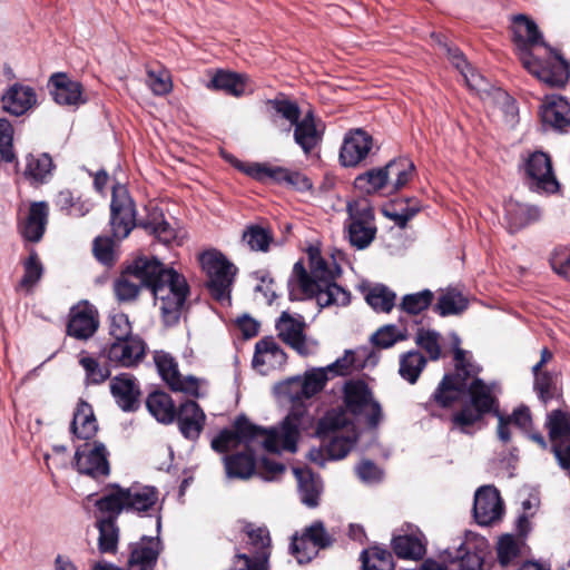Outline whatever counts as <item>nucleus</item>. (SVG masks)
<instances>
[{"instance_id": "obj_64", "label": "nucleus", "mask_w": 570, "mask_h": 570, "mask_svg": "<svg viewBox=\"0 0 570 570\" xmlns=\"http://www.w3.org/2000/svg\"><path fill=\"white\" fill-rule=\"evenodd\" d=\"M269 553L263 552L259 556L239 553L236 556V570H268Z\"/></svg>"}, {"instance_id": "obj_38", "label": "nucleus", "mask_w": 570, "mask_h": 570, "mask_svg": "<svg viewBox=\"0 0 570 570\" xmlns=\"http://www.w3.org/2000/svg\"><path fill=\"white\" fill-rule=\"evenodd\" d=\"M293 471L302 502L309 508L317 507L322 490L320 480L308 469L295 468Z\"/></svg>"}, {"instance_id": "obj_50", "label": "nucleus", "mask_w": 570, "mask_h": 570, "mask_svg": "<svg viewBox=\"0 0 570 570\" xmlns=\"http://www.w3.org/2000/svg\"><path fill=\"white\" fill-rule=\"evenodd\" d=\"M534 390L539 399L547 404L550 400L559 396L558 376L549 372H533Z\"/></svg>"}, {"instance_id": "obj_43", "label": "nucleus", "mask_w": 570, "mask_h": 570, "mask_svg": "<svg viewBox=\"0 0 570 570\" xmlns=\"http://www.w3.org/2000/svg\"><path fill=\"white\" fill-rule=\"evenodd\" d=\"M53 161L48 154L29 155L24 175L35 183H45L52 175Z\"/></svg>"}, {"instance_id": "obj_1", "label": "nucleus", "mask_w": 570, "mask_h": 570, "mask_svg": "<svg viewBox=\"0 0 570 570\" xmlns=\"http://www.w3.org/2000/svg\"><path fill=\"white\" fill-rule=\"evenodd\" d=\"M309 422L302 406H293L279 426L268 430L261 429L246 420H238L235 430H224L212 441V448L223 453L244 446V452L226 455L224 463L228 478L245 480L256 472L254 451L263 449L271 453L296 452L299 432L306 429Z\"/></svg>"}, {"instance_id": "obj_52", "label": "nucleus", "mask_w": 570, "mask_h": 570, "mask_svg": "<svg viewBox=\"0 0 570 570\" xmlns=\"http://www.w3.org/2000/svg\"><path fill=\"white\" fill-rule=\"evenodd\" d=\"M97 527L99 529L98 544L100 552H115L117 549L119 535L116 521L111 519H98Z\"/></svg>"}, {"instance_id": "obj_42", "label": "nucleus", "mask_w": 570, "mask_h": 570, "mask_svg": "<svg viewBox=\"0 0 570 570\" xmlns=\"http://www.w3.org/2000/svg\"><path fill=\"white\" fill-rule=\"evenodd\" d=\"M55 205L65 214L73 217H83L91 209L89 199L76 196L71 190H60L55 199Z\"/></svg>"}, {"instance_id": "obj_9", "label": "nucleus", "mask_w": 570, "mask_h": 570, "mask_svg": "<svg viewBox=\"0 0 570 570\" xmlns=\"http://www.w3.org/2000/svg\"><path fill=\"white\" fill-rule=\"evenodd\" d=\"M158 271V261L138 258L114 282V293L121 303L135 301L142 287H150L151 277Z\"/></svg>"}, {"instance_id": "obj_37", "label": "nucleus", "mask_w": 570, "mask_h": 570, "mask_svg": "<svg viewBox=\"0 0 570 570\" xmlns=\"http://www.w3.org/2000/svg\"><path fill=\"white\" fill-rule=\"evenodd\" d=\"M127 512L142 513L153 510L158 502V491L154 487H131L125 489Z\"/></svg>"}, {"instance_id": "obj_51", "label": "nucleus", "mask_w": 570, "mask_h": 570, "mask_svg": "<svg viewBox=\"0 0 570 570\" xmlns=\"http://www.w3.org/2000/svg\"><path fill=\"white\" fill-rule=\"evenodd\" d=\"M396 295L384 285L372 287L366 294V302L376 312L389 313L395 305Z\"/></svg>"}, {"instance_id": "obj_48", "label": "nucleus", "mask_w": 570, "mask_h": 570, "mask_svg": "<svg viewBox=\"0 0 570 570\" xmlns=\"http://www.w3.org/2000/svg\"><path fill=\"white\" fill-rule=\"evenodd\" d=\"M426 365L425 357L417 351H409L400 356L399 374L410 384H414Z\"/></svg>"}, {"instance_id": "obj_25", "label": "nucleus", "mask_w": 570, "mask_h": 570, "mask_svg": "<svg viewBox=\"0 0 570 570\" xmlns=\"http://www.w3.org/2000/svg\"><path fill=\"white\" fill-rule=\"evenodd\" d=\"M161 547L158 538L142 537L131 546L127 570H151L157 562Z\"/></svg>"}, {"instance_id": "obj_22", "label": "nucleus", "mask_w": 570, "mask_h": 570, "mask_svg": "<svg viewBox=\"0 0 570 570\" xmlns=\"http://www.w3.org/2000/svg\"><path fill=\"white\" fill-rule=\"evenodd\" d=\"M541 119L546 126L559 132L570 128V104L559 95L546 96L541 106Z\"/></svg>"}, {"instance_id": "obj_58", "label": "nucleus", "mask_w": 570, "mask_h": 570, "mask_svg": "<svg viewBox=\"0 0 570 570\" xmlns=\"http://www.w3.org/2000/svg\"><path fill=\"white\" fill-rule=\"evenodd\" d=\"M497 552L500 564L507 567L519 556L520 541L512 534H504L498 541Z\"/></svg>"}, {"instance_id": "obj_33", "label": "nucleus", "mask_w": 570, "mask_h": 570, "mask_svg": "<svg viewBox=\"0 0 570 570\" xmlns=\"http://www.w3.org/2000/svg\"><path fill=\"white\" fill-rule=\"evenodd\" d=\"M546 426L552 442V451L557 456V446L570 445V415L561 410H554L548 414Z\"/></svg>"}, {"instance_id": "obj_44", "label": "nucleus", "mask_w": 570, "mask_h": 570, "mask_svg": "<svg viewBox=\"0 0 570 570\" xmlns=\"http://www.w3.org/2000/svg\"><path fill=\"white\" fill-rule=\"evenodd\" d=\"M395 554L402 559H421L425 553V544L419 535H397L392 541Z\"/></svg>"}, {"instance_id": "obj_59", "label": "nucleus", "mask_w": 570, "mask_h": 570, "mask_svg": "<svg viewBox=\"0 0 570 570\" xmlns=\"http://www.w3.org/2000/svg\"><path fill=\"white\" fill-rule=\"evenodd\" d=\"M361 560L363 570H392L391 554L385 550H364Z\"/></svg>"}, {"instance_id": "obj_26", "label": "nucleus", "mask_w": 570, "mask_h": 570, "mask_svg": "<svg viewBox=\"0 0 570 570\" xmlns=\"http://www.w3.org/2000/svg\"><path fill=\"white\" fill-rule=\"evenodd\" d=\"M110 392L124 411H134L138 407L140 389L136 379L127 373L115 376L110 382Z\"/></svg>"}, {"instance_id": "obj_21", "label": "nucleus", "mask_w": 570, "mask_h": 570, "mask_svg": "<svg viewBox=\"0 0 570 570\" xmlns=\"http://www.w3.org/2000/svg\"><path fill=\"white\" fill-rule=\"evenodd\" d=\"M285 362L286 353L274 337L267 336L256 343L253 366L261 374L265 375L281 368Z\"/></svg>"}, {"instance_id": "obj_24", "label": "nucleus", "mask_w": 570, "mask_h": 570, "mask_svg": "<svg viewBox=\"0 0 570 570\" xmlns=\"http://www.w3.org/2000/svg\"><path fill=\"white\" fill-rule=\"evenodd\" d=\"M484 538L474 533H466L465 539L455 549L453 559L458 560L455 570H481L483 558L481 552L487 548Z\"/></svg>"}, {"instance_id": "obj_13", "label": "nucleus", "mask_w": 570, "mask_h": 570, "mask_svg": "<svg viewBox=\"0 0 570 570\" xmlns=\"http://www.w3.org/2000/svg\"><path fill=\"white\" fill-rule=\"evenodd\" d=\"M275 327L278 337L299 355L307 356L315 353L317 343L307 337L306 323L301 314L284 311L276 321Z\"/></svg>"}, {"instance_id": "obj_35", "label": "nucleus", "mask_w": 570, "mask_h": 570, "mask_svg": "<svg viewBox=\"0 0 570 570\" xmlns=\"http://www.w3.org/2000/svg\"><path fill=\"white\" fill-rule=\"evenodd\" d=\"M98 431L97 420L92 407L85 401H80L73 414L71 432L81 440H90Z\"/></svg>"}, {"instance_id": "obj_41", "label": "nucleus", "mask_w": 570, "mask_h": 570, "mask_svg": "<svg viewBox=\"0 0 570 570\" xmlns=\"http://www.w3.org/2000/svg\"><path fill=\"white\" fill-rule=\"evenodd\" d=\"M140 225L164 244H170L176 239V230L165 220L164 214L156 207L150 209L148 217Z\"/></svg>"}, {"instance_id": "obj_20", "label": "nucleus", "mask_w": 570, "mask_h": 570, "mask_svg": "<svg viewBox=\"0 0 570 570\" xmlns=\"http://www.w3.org/2000/svg\"><path fill=\"white\" fill-rule=\"evenodd\" d=\"M373 147L372 137L363 129H354L345 135L340 161L344 167H355L363 161Z\"/></svg>"}, {"instance_id": "obj_5", "label": "nucleus", "mask_w": 570, "mask_h": 570, "mask_svg": "<svg viewBox=\"0 0 570 570\" xmlns=\"http://www.w3.org/2000/svg\"><path fill=\"white\" fill-rule=\"evenodd\" d=\"M468 391L470 405H465L452 416L453 425L462 432H468L469 428L479 422L484 414H495V410H499L497 384H485L482 380L474 379Z\"/></svg>"}, {"instance_id": "obj_60", "label": "nucleus", "mask_w": 570, "mask_h": 570, "mask_svg": "<svg viewBox=\"0 0 570 570\" xmlns=\"http://www.w3.org/2000/svg\"><path fill=\"white\" fill-rule=\"evenodd\" d=\"M416 344L422 347L431 360H439L441 356L440 334L432 330L420 328L415 337Z\"/></svg>"}, {"instance_id": "obj_23", "label": "nucleus", "mask_w": 570, "mask_h": 570, "mask_svg": "<svg viewBox=\"0 0 570 570\" xmlns=\"http://www.w3.org/2000/svg\"><path fill=\"white\" fill-rule=\"evenodd\" d=\"M2 108L12 116H22L37 105V94L30 86L13 83L1 98Z\"/></svg>"}, {"instance_id": "obj_46", "label": "nucleus", "mask_w": 570, "mask_h": 570, "mask_svg": "<svg viewBox=\"0 0 570 570\" xmlns=\"http://www.w3.org/2000/svg\"><path fill=\"white\" fill-rule=\"evenodd\" d=\"M78 362L85 371V382L87 385L101 384L110 376L109 368L101 365L96 357L86 351L79 353Z\"/></svg>"}, {"instance_id": "obj_49", "label": "nucleus", "mask_w": 570, "mask_h": 570, "mask_svg": "<svg viewBox=\"0 0 570 570\" xmlns=\"http://www.w3.org/2000/svg\"><path fill=\"white\" fill-rule=\"evenodd\" d=\"M354 186L361 193L371 195L387 186L385 168L371 169L355 178Z\"/></svg>"}, {"instance_id": "obj_34", "label": "nucleus", "mask_w": 570, "mask_h": 570, "mask_svg": "<svg viewBox=\"0 0 570 570\" xmlns=\"http://www.w3.org/2000/svg\"><path fill=\"white\" fill-rule=\"evenodd\" d=\"M248 81L249 79L246 75L218 70L207 87L222 90L234 97H240L246 94Z\"/></svg>"}, {"instance_id": "obj_16", "label": "nucleus", "mask_w": 570, "mask_h": 570, "mask_svg": "<svg viewBox=\"0 0 570 570\" xmlns=\"http://www.w3.org/2000/svg\"><path fill=\"white\" fill-rule=\"evenodd\" d=\"M75 465L79 473L94 479L109 475L108 452L102 443H85L77 448Z\"/></svg>"}, {"instance_id": "obj_8", "label": "nucleus", "mask_w": 570, "mask_h": 570, "mask_svg": "<svg viewBox=\"0 0 570 570\" xmlns=\"http://www.w3.org/2000/svg\"><path fill=\"white\" fill-rule=\"evenodd\" d=\"M154 362L161 380L174 392H180L195 399L204 397L207 394V381L194 375H183L178 370L176 358L165 352L156 351Z\"/></svg>"}, {"instance_id": "obj_56", "label": "nucleus", "mask_w": 570, "mask_h": 570, "mask_svg": "<svg viewBox=\"0 0 570 570\" xmlns=\"http://www.w3.org/2000/svg\"><path fill=\"white\" fill-rule=\"evenodd\" d=\"M245 531L248 537L247 544L249 547L250 556H259L263 552L271 554V537L267 528L249 524L246 527Z\"/></svg>"}, {"instance_id": "obj_17", "label": "nucleus", "mask_w": 570, "mask_h": 570, "mask_svg": "<svg viewBox=\"0 0 570 570\" xmlns=\"http://www.w3.org/2000/svg\"><path fill=\"white\" fill-rule=\"evenodd\" d=\"M104 353L114 365L132 367L144 360L146 343L137 335L126 340L114 341L108 347H105Z\"/></svg>"}, {"instance_id": "obj_63", "label": "nucleus", "mask_w": 570, "mask_h": 570, "mask_svg": "<svg viewBox=\"0 0 570 570\" xmlns=\"http://www.w3.org/2000/svg\"><path fill=\"white\" fill-rule=\"evenodd\" d=\"M109 335L114 341L132 337V326L129 317L125 313H114L109 317Z\"/></svg>"}, {"instance_id": "obj_4", "label": "nucleus", "mask_w": 570, "mask_h": 570, "mask_svg": "<svg viewBox=\"0 0 570 570\" xmlns=\"http://www.w3.org/2000/svg\"><path fill=\"white\" fill-rule=\"evenodd\" d=\"M149 289L155 297L163 318L167 324L179 320L188 294V285L184 276L171 268H165L158 261V271L153 275Z\"/></svg>"}, {"instance_id": "obj_61", "label": "nucleus", "mask_w": 570, "mask_h": 570, "mask_svg": "<svg viewBox=\"0 0 570 570\" xmlns=\"http://www.w3.org/2000/svg\"><path fill=\"white\" fill-rule=\"evenodd\" d=\"M243 239L250 249L267 252L273 237L265 228L250 226L244 232Z\"/></svg>"}, {"instance_id": "obj_29", "label": "nucleus", "mask_w": 570, "mask_h": 570, "mask_svg": "<svg viewBox=\"0 0 570 570\" xmlns=\"http://www.w3.org/2000/svg\"><path fill=\"white\" fill-rule=\"evenodd\" d=\"M49 207L46 202L32 203L26 220L20 225L21 235L30 242H39L46 230Z\"/></svg>"}, {"instance_id": "obj_39", "label": "nucleus", "mask_w": 570, "mask_h": 570, "mask_svg": "<svg viewBox=\"0 0 570 570\" xmlns=\"http://www.w3.org/2000/svg\"><path fill=\"white\" fill-rule=\"evenodd\" d=\"M23 275L16 286L18 293L29 295L43 275V266L35 250L30 252L28 258L22 263Z\"/></svg>"}, {"instance_id": "obj_28", "label": "nucleus", "mask_w": 570, "mask_h": 570, "mask_svg": "<svg viewBox=\"0 0 570 570\" xmlns=\"http://www.w3.org/2000/svg\"><path fill=\"white\" fill-rule=\"evenodd\" d=\"M181 434L189 440H196L205 425V413L195 401L180 404L176 415Z\"/></svg>"}, {"instance_id": "obj_2", "label": "nucleus", "mask_w": 570, "mask_h": 570, "mask_svg": "<svg viewBox=\"0 0 570 570\" xmlns=\"http://www.w3.org/2000/svg\"><path fill=\"white\" fill-rule=\"evenodd\" d=\"M307 271L302 261L294 264L288 278V292L292 301L314 297L320 307L346 306L351 295L335 283L341 274V267L333 255H322L320 248L311 246L307 249Z\"/></svg>"}, {"instance_id": "obj_57", "label": "nucleus", "mask_w": 570, "mask_h": 570, "mask_svg": "<svg viewBox=\"0 0 570 570\" xmlns=\"http://www.w3.org/2000/svg\"><path fill=\"white\" fill-rule=\"evenodd\" d=\"M147 86L157 96H164L171 91L173 82L169 71L163 67L147 70Z\"/></svg>"}, {"instance_id": "obj_27", "label": "nucleus", "mask_w": 570, "mask_h": 570, "mask_svg": "<svg viewBox=\"0 0 570 570\" xmlns=\"http://www.w3.org/2000/svg\"><path fill=\"white\" fill-rule=\"evenodd\" d=\"M51 94L57 104L62 106H79L87 101L82 85L71 80L63 73H55L50 78Z\"/></svg>"}, {"instance_id": "obj_30", "label": "nucleus", "mask_w": 570, "mask_h": 570, "mask_svg": "<svg viewBox=\"0 0 570 570\" xmlns=\"http://www.w3.org/2000/svg\"><path fill=\"white\" fill-rule=\"evenodd\" d=\"M95 507L101 514L100 519L116 521L122 511H127L126 492L119 485H111L104 490L102 495L95 501Z\"/></svg>"}, {"instance_id": "obj_36", "label": "nucleus", "mask_w": 570, "mask_h": 570, "mask_svg": "<svg viewBox=\"0 0 570 570\" xmlns=\"http://www.w3.org/2000/svg\"><path fill=\"white\" fill-rule=\"evenodd\" d=\"M146 406L149 413L163 424H170L177 415L176 405L171 396L163 391H156L148 395Z\"/></svg>"}, {"instance_id": "obj_62", "label": "nucleus", "mask_w": 570, "mask_h": 570, "mask_svg": "<svg viewBox=\"0 0 570 570\" xmlns=\"http://www.w3.org/2000/svg\"><path fill=\"white\" fill-rule=\"evenodd\" d=\"M327 380L328 377L325 368H313L305 372V374L302 376L305 397L311 399L316 393L322 391Z\"/></svg>"}, {"instance_id": "obj_18", "label": "nucleus", "mask_w": 570, "mask_h": 570, "mask_svg": "<svg viewBox=\"0 0 570 570\" xmlns=\"http://www.w3.org/2000/svg\"><path fill=\"white\" fill-rule=\"evenodd\" d=\"M474 518L480 525H490L501 519L503 502L499 491L491 485L479 488L474 495Z\"/></svg>"}, {"instance_id": "obj_19", "label": "nucleus", "mask_w": 570, "mask_h": 570, "mask_svg": "<svg viewBox=\"0 0 570 570\" xmlns=\"http://www.w3.org/2000/svg\"><path fill=\"white\" fill-rule=\"evenodd\" d=\"M99 326L98 311L88 302L75 305L69 313L67 332L78 340H88Z\"/></svg>"}, {"instance_id": "obj_6", "label": "nucleus", "mask_w": 570, "mask_h": 570, "mask_svg": "<svg viewBox=\"0 0 570 570\" xmlns=\"http://www.w3.org/2000/svg\"><path fill=\"white\" fill-rule=\"evenodd\" d=\"M198 261L206 275V285L210 295L218 302H229L237 268L216 249L200 253Z\"/></svg>"}, {"instance_id": "obj_11", "label": "nucleus", "mask_w": 570, "mask_h": 570, "mask_svg": "<svg viewBox=\"0 0 570 570\" xmlns=\"http://www.w3.org/2000/svg\"><path fill=\"white\" fill-rule=\"evenodd\" d=\"M237 167L249 177L262 183L271 180L298 191H306L313 187L312 180L306 175L286 167L274 166L268 163L239 164Z\"/></svg>"}, {"instance_id": "obj_55", "label": "nucleus", "mask_w": 570, "mask_h": 570, "mask_svg": "<svg viewBox=\"0 0 570 570\" xmlns=\"http://www.w3.org/2000/svg\"><path fill=\"white\" fill-rule=\"evenodd\" d=\"M348 435L336 433L326 445V453L333 460H341L347 455L356 442L355 429L352 425Z\"/></svg>"}, {"instance_id": "obj_14", "label": "nucleus", "mask_w": 570, "mask_h": 570, "mask_svg": "<svg viewBox=\"0 0 570 570\" xmlns=\"http://www.w3.org/2000/svg\"><path fill=\"white\" fill-rule=\"evenodd\" d=\"M523 169L532 190L544 194H554L559 190L560 185L552 170L548 154L543 151L529 154L524 159Z\"/></svg>"}, {"instance_id": "obj_31", "label": "nucleus", "mask_w": 570, "mask_h": 570, "mask_svg": "<svg viewBox=\"0 0 570 570\" xmlns=\"http://www.w3.org/2000/svg\"><path fill=\"white\" fill-rule=\"evenodd\" d=\"M505 218L508 220L509 229L514 233L527 225L540 219L541 210L539 207L528 204H522L517 200H509L505 204Z\"/></svg>"}, {"instance_id": "obj_15", "label": "nucleus", "mask_w": 570, "mask_h": 570, "mask_svg": "<svg viewBox=\"0 0 570 570\" xmlns=\"http://www.w3.org/2000/svg\"><path fill=\"white\" fill-rule=\"evenodd\" d=\"M110 226L117 239L126 238L136 226L135 204L122 185H116L112 188Z\"/></svg>"}, {"instance_id": "obj_3", "label": "nucleus", "mask_w": 570, "mask_h": 570, "mask_svg": "<svg viewBox=\"0 0 570 570\" xmlns=\"http://www.w3.org/2000/svg\"><path fill=\"white\" fill-rule=\"evenodd\" d=\"M513 43L523 67L540 81L561 87L569 78L567 61L543 41L538 26L527 16L512 19Z\"/></svg>"}, {"instance_id": "obj_45", "label": "nucleus", "mask_w": 570, "mask_h": 570, "mask_svg": "<svg viewBox=\"0 0 570 570\" xmlns=\"http://www.w3.org/2000/svg\"><path fill=\"white\" fill-rule=\"evenodd\" d=\"M466 307L468 299L462 293L454 288H449L440 294L434 311L444 317L461 314Z\"/></svg>"}, {"instance_id": "obj_40", "label": "nucleus", "mask_w": 570, "mask_h": 570, "mask_svg": "<svg viewBox=\"0 0 570 570\" xmlns=\"http://www.w3.org/2000/svg\"><path fill=\"white\" fill-rule=\"evenodd\" d=\"M387 185L391 184L394 191L403 188L412 178L414 164L409 158L391 160L385 167Z\"/></svg>"}, {"instance_id": "obj_32", "label": "nucleus", "mask_w": 570, "mask_h": 570, "mask_svg": "<svg viewBox=\"0 0 570 570\" xmlns=\"http://www.w3.org/2000/svg\"><path fill=\"white\" fill-rule=\"evenodd\" d=\"M294 140L308 155L322 140V130L315 124V117L308 111L294 125Z\"/></svg>"}, {"instance_id": "obj_12", "label": "nucleus", "mask_w": 570, "mask_h": 570, "mask_svg": "<svg viewBox=\"0 0 570 570\" xmlns=\"http://www.w3.org/2000/svg\"><path fill=\"white\" fill-rule=\"evenodd\" d=\"M454 361L456 375H444L433 393V400L442 407H448L455 402L461 390L465 386L466 379L476 375L479 372V367L470 362L468 353L461 348L455 350Z\"/></svg>"}, {"instance_id": "obj_10", "label": "nucleus", "mask_w": 570, "mask_h": 570, "mask_svg": "<svg viewBox=\"0 0 570 570\" xmlns=\"http://www.w3.org/2000/svg\"><path fill=\"white\" fill-rule=\"evenodd\" d=\"M344 403L353 415L364 416L371 429H376L383 421V410L363 381H350L344 386Z\"/></svg>"}, {"instance_id": "obj_53", "label": "nucleus", "mask_w": 570, "mask_h": 570, "mask_svg": "<svg viewBox=\"0 0 570 570\" xmlns=\"http://www.w3.org/2000/svg\"><path fill=\"white\" fill-rule=\"evenodd\" d=\"M434 299V294L430 289H423L417 293L406 294L402 297L400 308L410 314L417 315L428 309Z\"/></svg>"}, {"instance_id": "obj_47", "label": "nucleus", "mask_w": 570, "mask_h": 570, "mask_svg": "<svg viewBox=\"0 0 570 570\" xmlns=\"http://www.w3.org/2000/svg\"><path fill=\"white\" fill-rule=\"evenodd\" d=\"M313 543L315 548H326L332 543V538L326 532L322 522H315L311 524L301 538H295L292 548L294 553H299L301 548H304L306 543Z\"/></svg>"}, {"instance_id": "obj_7", "label": "nucleus", "mask_w": 570, "mask_h": 570, "mask_svg": "<svg viewBox=\"0 0 570 570\" xmlns=\"http://www.w3.org/2000/svg\"><path fill=\"white\" fill-rule=\"evenodd\" d=\"M346 210L348 217L345 222V229L350 244L356 249L367 248L377 233L371 202L365 197H360L348 202Z\"/></svg>"}, {"instance_id": "obj_54", "label": "nucleus", "mask_w": 570, "mask_h": 570, "mask_svg": "<svg viewBox=\"0 0 570 570\" xmlns=\"http://www.w3.org/2000/svg\"><path fill=\"white\" fill-rule=\"evenodd\" d=\"M303 387L302 376L297 375L278 383L275 386V392L278 397L295 405L307 400Z\"/></svg>"}]
</instances>
